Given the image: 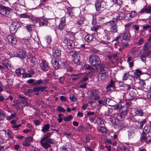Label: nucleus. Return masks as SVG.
Returning a JSON list of instances; mask_svg holds the SVG:
<instances>
[{"instance_id": "f257e3e1", "label": "nucleus", "mask_w": 151, "mask_h": 151, "mask_svg": "<svg viewBox=\"0 0 151 151\" xmlns=\"http://www.w3.org/2000/svg\"><path fill=\"white\" fill-rule=\"evenodd\" d=\"M117 22V19L114 18L111 20L105 23V25L108 26L110 27L109 31L111 33H115L117 32V25L116 24Z\"/></svg>"}, {"instance_id": "f03ea898", "label": "nucleus", "mask_w": 151, "mask_h": 151, "mask_svg": "<svg viewBox=\"0 0 151 151\" xmlns=\"http://www.w3.org/2000/svg\"><path fill=\"white\" fill-rule=\"evenodd\" d=\"M88 96L91 99L95 101L100 99L101 94V92L97 89H93L88 91Z\"/></svg>"}, {"instance_id": "7ed1b4c3", "label": "nucleus", "mask_w": 151, "mask_h": 151, "mask_svg": "<svg viewBox=\"0 0 151 151\" xmlns=\"http://www.w3.org/2000/svg\"><path fill=\"white\" fill-rule=\"evenodd\" d=\"M90 63L94 67L100 66L101 61L99 57L96 55H91L89 58Z\"/></svg>"}, {"instance_id": "20e7f679", "label": "nucleus", "mask_w": 151, "mask_h": 151, "mask_svg": "<svg viewBox=\"0 0 151 151\" xmlns=\"http://www.w3.org/2000/svg\"><path fill=\"white\" fill-rule=\"evenodd\" d=\"M55 142L52 139L49 138L47 140H44L41 139L40 141L41 145L45 149H47L51 147L50 144H53Z\"/></svg>"}, {"instance_id": "39448f33", "label": "nucleus", "mask_w": 151, "mask_h": 151, "mask_svg": "<svg viewBox=\"0 0 151 151\" xmlns=\"http://www.w3.org/2000/svg\"><path fill=\"white\" fill-rule=\"evenodd\" d=\"M95 6L97 11H101L106 8V3L101 0H97L95 3Z\"/></svg>"}, {"instance_id": "423d86ee", "label": "nucleus", "mask_w": 151, "mask_h": 151, "mask_svg": "<svg viewBox=\"0 0 151 151\" xmlns=\"http://www.w3.org/2000/svg\"><path fill=\"white\" fill-rule=\"evenodd\" d=\"M11 57H18L21 59H24L27 56L26 52L24 51L20 50L14 51L13 53H10Z\"/></svg>"}, {"instance_id": "0eeeda50", "label": "nucleus", "mask_w": 151, "mask_h": 151, "mask_svg": "<svg viewBox=\"0 0 151 151\" xmlns=\"http://www.w3.org/2000/svg\"><path fill=\"white\" fill-rule=\"evenodd\" d=\"M114 46L119 52H122L124 48L128 47H129V45L127 42L122 41L121 42H118L115 44Z\"/></svg>"}, {"instance_id": "6e6552de", "label": "nucleus", "mask_w": 151, "mask_h": 151, "mask_svg": "<svg viewBox=\"0 0 151 151\" xmlns=\"http://www.w3.org/2000/svg\"><path fill=\"white\" fill-rule=\"evenodd\" d=\"M62 43L65 46H67L69 48H75V46H76V43H75L72 40H69L68 41V38L65 37L62 40Z\"/></svg>"}, {"instance_id": "1a4fd4ad", "label": "nucleus", "mask_w": 151, "mask_h": 151, "mask_svg": "<svg viewBox=\"0 0 151 151\" xmlns=\"http://www.w3.org/2000/svg\"><path fill=\"white\" fill-rule=\"evenodd\" d=\"M113 34L106 29L104 30L103 33V39L107 42L111 41V38L112 37Z\"/></svg>"}, {"instance_id": "9d476101", "label": "nucleus", "mask_w": 151, "mask_h": 151, "mask_svg": "<svg viewBox=\"0 0 151 151\" xmlns=\"http://www.w3.org/2000/svg\"><path fill=\"white\" fill-rule=\"evenodd\" d=\"M11 8H9L8 7L5 6L2 4H0V11H2L3 13V14L6 16L8 12H11L14 9V7L12 8V6Z\"/></svg>"}, {"instance_id": "9b49d317", "label": "nucleus", "mask_w": 151, "mask_h": 151, "mask_svg": "<svg viewBox=\"0 0 151 151\" xmlns=\"http://www.w3.org/2000/svg\"><path fill=\"white\" fill-rule=\"evenodd\" d=\"M40 66L42 70L45 71H48L50 68L47 63L45 60H43L40 63Z\"/></svg>"}, {"instance_id": "f8f14e48", "label": "nucleus", "mask_w": 151, "mask_h": 151, "mask_svg": "<svg viewBox=\"0 0 151 151\" xmlns=\"http://www.w3.org/2000/svg\"><path fill=\"white\" fill-rule=\"evenodd\" d=\"M122 36L123 39L125 40H130L131 35L129 31H125L122 34Z\"/></svg>"}, {"instance_id": "ddd939ff", "label": "nucleus", "mask_w": 151, "mask_h": 151, "mask_svg": "<svg viewBox=\"0 0 151 151\" xmlns=\"http://www.w3.org/2000/svg\"><path fill=\"white\" fill-rule=\"evenodd\" d=\"M33 138L31 137H28L26 138L24 140L23 142V145L24 146H28L30 145V143L32 142Z\"/></svg>"}, {"instance_id": "4468645a", "label": "nucleus", "mask_w": 151, "mask_h": 151, "mask_svg": "<svg viewBox=\"0 0 151 151\" xmlns=\"http://www.w3.org/2000/svg\"><path fill=\"white\" fill-rule=\"evenodd\" d=\"M2 64L5 67L8 69L9 70L11 68V67L10 61L8 60L4 59L2 60Z\"/></svg>"}, {"instance_id": "2eb2a0df", "label": "nucleus", "mask_w": 151, "mask_h": 151, "mask_svg": "<svg viewBox=\"0 0 151 151\" xmlns=\"http://www.w3.org/2000/svg\"><path fill=\"white\" fill-rule=\"evenodd\" d=\"M40 26L43 27L47 26L48 23L47 20L44 18H41L39 20Z\"/></svg>"}, {"instance_id": "dca6fc26", "label": "nucleus", "mask_w": 151, "mask_h": 151, "mask_svg": "<svg viewBox=\"0 0 151 151\" xmlns=\"http://www.w3.org/2000/svg\"><path fill=\"white\" fill-rule=\"evenodd\" d=\"M7 39L9 42L15 45L17 42L16 39L11 35H8L7 36Z\"/></svg>"}, {"instance_id": "f3484780", "label": "nucleus", "mask_w": 151, "mask_h": 151, "mask_svg": "<svg viewBox=\"0 0 151 151\" xmlns=\"http://www.w3.org/2000/svg\"><path fill=\"white\" fill-rule=\"evenodd\" d=\"M126 14L123 12H119L117 16V20H122L125 19L126 18Z\"/></svg>"}, {"instance_id": "a211bd4d", "label": "nucleus", "mask_w": 151, "mask_h": 151, "mask_svg": "<svg viewBox=\"0 0 151 151\" xmlns=\"http://www.w3.org/2000/svg\"><path fill=\"white\" fill-rule=\"evenodd\" d=\"M65 17H63L61 18L60 23L59 24V27L60 30L63 29L66 25L65 22Z\"/></svg>"}, {"instance_id": "6ab92c4d", "label": "nucleus", "mask_w": 151, "mask_h": 151, "mask_svg": "<svg viewBox=\"0 0 151 151\" xmlns=\"http://www.w3.org/2000/svg\"><path fill=\"white\" fill-rule=\"evenodd\" d=\"M76 52L75 51H73L70 53V55L72 57H74L73 60L75 63H77L79 62V60L77 58V56L76 54Z\"/></svg>"}, {"instance_id": "aec40b11", "label": "nucleus", "mask_w": 151, "mask_h": 151, "mask_svg": "<svg viewBox=\"0 0 151 151\" xmlns=\"http://www.w3.org/2000/svg\"><path fill=\"white\" fill-rule=\"evenodd\" d=\"M30 13L28 12H26L24 13L20 14L19 15V17L22 18L28 19H29L31 16Z\"/></svg>"}, {"instance_id": "412c9836", "label": "nucleus", "mask_w": 151, "mask_h": 151, "mask_svg": "<svg viewBox=\"0 0 151 151\" xmlns=\"http://www.w3.org/2000/svg\"><path fill=\"white\" fill-rule=\"evenodd\" d=\"M147 134L144 132H142L140 139L141 142H143L147 140L148 138L147 137Z\"/></svg>"}, {"instance_id": "4be33fe9", "label": "nucleus", "mask_w": 151, "mask_h": 151, "mask_svg": "<svg viewBox=\"0 0 151 151\" xmlns=\"http://www.w3.org/2000/svg\"><path fill=\"white\" fill-rule=\"evenodd\" d=\"M120 113L125 117V116L127 114L128 109L127 106H124L120 109Z\"/></svg>"}, {"instance_id": "5701e85b", "label": "nucleus", "mask_w": 151, "mask_h": 151, "mask_svg": "<svg viewBox=\"0 0 151 151\" xmlns=\"http://www.w3.org/2000/svg\"><path fill=\"white\" fill-rule=\"evenodd\" d=\"M149 13L151 12V6L144 7L140 12V13H143L145 12Z\"/></svg>"}, {"instance_id": "b1692460", "label": "nucleus", "mask_w": 151, "mask_h": 151, "mask_svg": "<svg viewBox=\"0 0 151 151\" xmlns=\"http://www.w3.org/2000/svg\"><path fill=\"white\" fill-rule=\"evenodd\" d=\"M51 62L53 67L57 68H58V62L56 58L54 57L52 58Z\"/></svg>"}, {"instance_id": "393cba45", "label": "nucleus", "mask_w": 151, "mask_h": 151, "mask_svg": "<svg viewBox=\"0 0 151 151\" xmlns=\"http://www.w3.org/2000/svg\"><path fill=\"white\" fill-rule=\"evenodd\" d=\"M137 13L134 11H132L130 13L126 14V17L131 19L137 15Z\"/></svg>"}, {"instance_id": "a878e982", "label": "nucleus", "mask_w": 151, "mask_h": 151, "mask_svg": "<svg viewBox=\"0 0 151 151\" xmlns=\"http://www.w3.org/2000/svg\"><path fill=\"white\" fill-rule=\"evenodd\" d=\"M93 36L91 35H87L84 38L85 40L88 42L93 41Z\"/></svg>"}, {"instance_id": "bb28decb", "label": "nucleus", "mask_w": 151, "mask_h": 151, "mask_svg": "<svg viewBox=\"0 0 151 151\" xmlns=\"http://www.w3.org/2000/svg\"><path fill=\"white\" fill-rule=\"evenodd\" d=\"M114 117H116L117 120L120 121L123 120L124 118V116L120 112L115 114Z\"/></svg>"}, {"instance_id": "cd10ccee", "label": "nucleus", "mask_w": 151, "mask_h": 151, "mask_svg": "<svg viewBox=\"0 0 151 151\" xmlns=\"http://www.w3.org/2000/svg\"><path fill=\"white\" fill-rule=\"evenodd\" d=\"M135 115L142 116L143 115V112L142 110L135 109L134 110Z\"/></svg>"}, {"instance_id": "c85d7f7f", "label": "nucleus", "mask_w": 151, "mask_h": 151, "mask_svg": "<svg viewBox=\"0 0 151 151\" xmlns=\"http://www.w3.org/2000/svg\"><path fill=\"white\" fill-rule=\"evenodd\" d=\"M19 99L20 101L22 102L24 104H27V99L24 97L22 96L19 95Z\"/></svg>"}, {"instance_id": "c756f323", "label": "nucleus", "mask_w": 151, "mask_h": 151, "mask_svg": "<svg viewBox=\"0 0 151 151\" xmlns=\"http://www.w3.org/2000/svg\"><path fill=\"white\" fill-rule=\"evenodd\" d=\"M6 117V113L2 109H0V121H3V118Z\"/></svg>"}, {"instance_id": "7c9ffc66", "label": "nucleus", "mask_w": 151, "mask_h": 151, "mask_svg": "<svg viewBox=\"0 0 151 151\" xmlns=\"http://www.w3.org/2000/svg\"><path fill=\"white\" fill-rule=\"evenodd\" d=\"M85 20V19L83 17H81L80 19H78L77 22L76 24L78 26L80 27L81 25H82Z\"/></svg>"}, {"instance_id": "2f4dec72", "label": "nucleus", "mask_w": 151, "mask_h": 151, "mask_svg": "<svg viewBox=\"0 0 151 151\" xmlns=\"http://www.w3.org/2000/svg\"><path fill=\"white\" fill-rule=\"evenodd\" d=\"M50 127V125L49 124H46L44 125V127L41 130V131L45 133L47 131H48Z\"/></svg>"}, {"instance_id": "473e14b6", "label": "nucleus", "mask_w": 151, "mask_h": 151, "mask_svg": "<svg viewBox=\"0 0 151 151\" xmlns=\"http://www.w3.org/2000/svg\"><path fill=\"white\" fill-rule=\"evenodd\" d=\"M26 26L24 27L26 29L29 31H32L34 30L35 28V25L32 24H26Z\"/></svg>"}, {"instance_id": "72a5a7b5", "label": "nucleus", "mask_w": 151, "mask_h": 151, "mask_svg": "<svg viewBox=\"0 0 151 151\" xmlns=\"http://www.w3.org/2000/svg\"><path fill=\"white\" fill-rule=\"evenodd\" d=\"M100 73H107V68L106 67L103 65L101 66L100 65Z\"/></svg>"}, {"instance_id": "f704fd0d", "label": "nucleus", "mask_w": 151, "mask_h": 151, "mask_svg": "<svg viewBox=\"0 0 151 151\" xmlns=\"http://www.w3.org/2000/svg\"><path fill=\"white\" fill-rule=\"evenodd\" d=\"M17 75V76H20L21 74H23L24 73V70L23 69H18L15 71Z\"/></svg>"}, {"instance_id": "c9c22d12", "label": "nucleus", "mask_w": 151, "mask_h": 151, "mask_svg": "<svg viewBox=\"0 0 151 151\" xmlns=\"http://www.w3.org/2000/svg\"><path fill=\"white\" fill-rule=\"evenodd\" d=\"M29 20H30L33 23L35 24L39 21V19L34 17L32 14H31Z\"/></svg>"}, {"instance_id": "e433bc0d", "label": "nucleus", "mask_w": 151, "mask_h": 151, "mask_svg": "<svg viewBox=\"0 0 151 151\" xmlns=\"http://www.w3.org/2000/svg\"><path fill=\"white\" fill-rule=\"evenodd\" d=\"M116 83V81H113L112 80H111L109 82V84L108 86L109 87H111L112 88L113 90L115 89L116 88L115 86V84Z\"/></svg>"}, {"instance_id": "4c0bfd02", "label": "nucleus", "mask_w": 151, "mask_h": 151, "mask_svg": "<svg viewBox=\"0 0 151 151\" xmlns=\"http://www.w3.org/2000/svg\"><path fill=\"white\" fill-rule=\"evenodd\" d=\"M97 130L101 133H105L106 131L105 128L102 126H99L97 127Z\"/></svg>"}, {"instance_id": "58836bf2", "label": "nucleus", "mask_w": 151, "mask_h": 151, "mask_svg": "<svg viewBox=\"0 0 151 151\" xmlns=\"http://www.w3.org/2000/svg\"><path fill=\"white\" fill-rule=\"evenodd\" d=\"M150 47V42H147L145 44L143 48V49L144 51H146L149 50Z\"/></svg>"}, {"instance_id": "ea45409f", "label": "nucleus", "mask_w": 151, "mask_h": 151, "mask_svg": "<svg viewBox=\"0 0 151 151\" xmlns=\"http://www.w3.org/2000/svg\"><path fill=\"white\" fill-rule=\"evenodd\" d=\"M100 77L101 79L102 80H105L108 76V73H100Z\"/></svg>"}, {"instance_id": "a19ab883", "label": "nucleus", "mask_w": 151, "mask_h": 151, "mask_svg": "<svg viewBox=\"0 0 151 151\" xmlns=\"http://www.w3.org/2000/svg\"><path fill=\"white\" fill-rule=\"evenodd\" d=\"M64 67L66 68L68 71L72 72L73 70V69L70 66L67 65V63L66 62H64Z\"/></svg>"}, {"instance_id": "79ce46f5", "label": "nucleus", "mask_w": 151, "mask_h": 151, "mask_svg": "<svg viewBox=\"0 0 151 151\" xmlns=\"http://www.w3.org/2000/svg\"><path fill=\"white\" fill-rule=\"evenodd\" d=\"M60 151H73L72 149L68 147L63 146L60 148Z\"/></svg>"}, {"instance_id": "37998d69", "label": "nucleus", "mask_w": 151, "mask_h": 151, "mask_svg": "<svg viewBox=\"0 0 151 151\" xmlns=\"http://www.w3.org/2000/svg\"><path fill=\"white\" fill-rule=\"evenodd\" d=\"M17 29L16 28H15L14 27L11 25L10 27V31L11 34L14 35L16 32Z\"/></svg>"}, {"instance_id": "c03bdc74", "label": "nucleus", "mask_w": 151, "mask_h": 151, "mask_svg": "<svg viewBox=\"0 0 151 151\" xmlns=\"http://www.w3.org/2000/svg\"><path fill=\"white\" fill-rule=\"evenodd\" d=\"M52 135V134L50 133H48L47 134H45L43 137L41 138V139H42L44 140H47Z\"/></svg>"}, {"instance_id": "a18cd8bd", "label": "nucleus", "mask_w": 151, "mask_h": 151, "mask_svg": "<svg viewBox=\"0 0 151 151\" xmlns=\"http://www.w3.org/2000/svg\"><path fill=\"white\" fill-rule=\"evenodd\" d=\"M150 126L148 125H146L144 127L143 129V132H144L147 134L150 131Z\"/></svg>"}, {"instance_id": "49530a36", "label": "nucleus", "mask_w": 151, "mask_h": 151, "mask_svg": "<svg viewBox=\"0 0 151 151\" xmlns=\"http://www.w3.org/2000/svg\"><path fill=\"white\" fill-rule=\"evenodd\" d=\"M61 52L60 50L59 49H56L55 50L54 56V57H58L60 56Z\"/></svg>"}, {"instance_id": "de8ad7c7", "label": "nucleus", "mask_w": 151, "mask_h": 151, "mask_svg": "<svg viewBox=\"0 0 151 151\" xmlns=\"http://www.w3.org/2000/svg\"><path fill=\"white\" fill-rule=\"evenodd\" d=\"M67 14H68L69 16H73L74 14L72 8L68 7V8Z\"/></svg>"}, {"instance_id": "09e8293b", "label": "nucleus", "mask_w": 151, "mask_h": 151, "mask_svg": "<svg viewBox=\"0 0 151 151\" xmlns=\"http://www.w3.org/2000/svg\"><path fill=\"white\" fill-rule=\"evenodd\" d=\"M11 25L15 28H16V29L17 30L19 26V24L17 21H14L11 24Z\"/></svg>"}, {"instance_id": "8fccbe9b", "label": "nucleus", "mask_w": 151, "mask_h": 151, "mask_svg": "<svg viewBox=\"0 0 151 151\" xmlns=\"http://www.w3.org/2000/svg\"><path fill=\"white\" fill-rule=\"evenodd\" d=\"M84 68L90 71H92L94 68L91 65L88 64H86L84 65Z\"/></svg>"}, {"instance_id": "3c124183", "label": "nucleus", "mask_w": 151, "mask_h": 151, "mask_svg": "<svg viewBox=\"0 0 151 151\" xmlns=\"http://www.w3.org/2000/svg\"><path fill=\"white\" fill-rule=\"evenodd\" d=\"M146 120L145 119H144L143 121L139 122V128L140 129H142L144 125L146 123Z\"/></svg>"}, {"instance_id": "603ef678", "label": "nucleus", "mask_w": 151, "mask_h": 151, "mask_svg": "<svg viewBox=\"0 0 151 151\" xmlns=\"http://www.w3.org/2000/svg\"><path fill=\"white\" fill-rule=\"evenodd\" d=\"M125 123L123 122H120L118 124V128L119 129H122L124 128Z\"/></svg>"}, {"instance_id": "864d4df0", "label": "nucleus", "mask_w": 151, "mask_h": 151, "mask_svg": "<svg viewBox=\"0 0 151 151\" xmlns=\"http://www.w3.org/2000/svg\"><path fill=\"white\" fill-rule=\"evenodd\" d=\"M73 117L71 115H70L64 118V120L65 122L69 121L73 119Z\"/></svg>"}, {"instance_id": "5fc2aeb1", "label": "nucleus", "mask_w": 151, "mask_h": 151, "mask_svg": "<svg viewBox=\"0 0 151 151\" xmlns=\"http://www.w3.org/2000/svg\"><path fill=\"white\" fill-rule=\"evenodd\" d=\"M43 82L42 80H38L33 83V85L35 86H37L41 84H43Z\"/></svg>"}, {"instance_id": "6e6d98bb", "label": "nucleus", "mask_w": 151, "mask_h": 151, "mask_svg": "<svg viewBox=\"0 0 151 151\" xmlns=\"http://www.w3.org/2000/svg\"><path fill=\"white\" fill-rule=\"evenodd\" d=\"M115 101L113 100L108 99V104L109 106L112 107Z\"/></svg>"}, {"instance_id": "4d7b16f0", "label": "nucleus", "mask_w": 151, "mask_h": 151, "mask_svg": "<svg viewBox=\"0 0 151 151\" xmlns=\"http://www.w3.org/2000/svg\"><path fill=\"white\" fill-rule=\"evenodd\" d=\"M135 70L134 73V75L136 77H138L142 74V72L139 70Z\"/></svg>"}, {"instance_id": "13d9d810", "label": "nucleus", "mask_w": 151, "mask_h": 151, "mask_svg": "<svg viewBox=\"0 0 151 151\" xmlns=\"http://www.w3.org/2000/svg\"><path fill=\"white\" fill-rule=\"evenodd\" d=\"M113 112V110L112 109H108L107 111H105V115L106 116H109Z\"/></svg>"}, {"instance_id": "bf43d9fd", "label": "nucleus", "mask_w": 151, "mask_h": 151, "mask_svg": "<svg viewBox=\"0 0 151 151\" xmlns=\"http://www.w3.org/2000/svg\"><path fill=\"white\" fill-rule=\"evenodd\" d=\"M96 122L99 125L103 124L104 123V121L102 119L100 118H97L96 119Z\"/></svg>"}, {"instance_id": "052dcab7", "label": "nucleus", "mask_w": 151, "mask_h": 151, "mask_svg": "<svg viewBox=\"0 0 151 151\" xmlns=\"http://www.w3.org/2000/svg\"><path fill=\"white\" fill-rule=\"evenodd\" d=\"M121 105L120 104H117L116 105H113L112 106V107H114V109L117 110V109H120L122 108L121 107Z\"/></svg>"}, {"instance_id": "680f3d73", "label": "nucleus", "mask_w": 151, "mask_h": 151, "mask_svg": "<svg viewBox=\"0 0 151 151\" xmlns=\"http://www.w3.org/2000/svg\"><path fill=\"white\" fill-rule=\"evenodd\" d=\"M70 99L71 101H75L77 100V99L73 94H71L70 96Z\"/></svg>"}, {"instance_id": "e2e57ef3", "label": "nucleus", "mask_w": 151, "mask_h": 151, "mask_svg": "<svg viewBox=\"0 0 151 151\" xmlns=\"http://www.w3.org/2000/svg\"><path fill=\"white\" fill-rule=\"evenodd\" d=\"M151 54V50L149 51L144 53V54L142 55V56H144V58H146L148 57Z\"/></svg>"}, {"instance_id": "0e129e2a", "label": "nucleus", "mask_w": 151, "mask_h": 151, "mask_svg": "<svg viewBox=\"0 0 151 151\" xmlns=\"http://www.w3.org/2000/svg\"><path fill=\"white\" fill-rule=\"evenodd\" d=\"M129 77V72H127L124 74V76H123V80H126Z\"/></svg>"}, {"instance_id": "69168bd1", "label": "nucleus", "mask_w": 151, "mask_h": 151, "mask_svg": "<svg viewBox=\"0 0 151 151\" xmlns=\"http://www.w3.org/2000/svg\"><path fill=\"white\" fill-rule=\"evenodd\" d=\"M57 110L60 112H64L65 111V110L64 108L60 106H58Z\"/></svg>"}, {"instance_id": "338daca9", "label": "nucleus", "mask_w": 151, "mask_h": 151, "mask_svg": "<svg viewBox=\"0 0 151 151\" xmlns=\"http://www.w3.org/2000/svg\"><path fill=\"white\" fill-rule=\"evenodd\" d=\"M32 76L29 73H23V76L24 78H26L27 77L31 78L32 77Z\"/></svg>"}, {"instance_id": "774afa93", "label": "nucleus", "mask_w": 151, "mask_h": 151, "mask_svg": "<svg viewBox=\"0 0 151 151\" xmlns=\"http://www.w3.org/2000/svg\"><path fill=\"white\" fill-rule=\"evenodd\" d=\"M113 2L119 6L121 5L122 4V0H115Z\"/></svg>"}]
</instances>
